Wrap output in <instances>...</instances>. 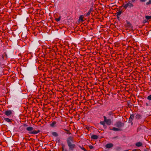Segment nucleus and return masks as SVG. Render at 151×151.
I'll return each instance as SVG.
<instances>
[{
  "instance_id": "nucleus-1",
  "label": "nucleus",
  "mask_w": 151,
  "mask_h": 151,
  "mask_svg": "<svg viewBox=\"0 0 151 151\" xmlns=\"http://www.w3.org/2000/svg\"><path fill=\"white\" fill-rule=\"evenodd\" d=\"M33 128L32 127H29L27 128L26 130L29 132V133L30 134H35L40 132V131H33Z\"/></svg>"
},
{
  "instance_id": "nucleus-2",
  "label": "nucleus",
  "mask_w": 151,
  "mask_h": 151,
  "mask_svg": "<svg viewBox=\"0 0 151 151\" xmlns=\"http://www.w3.org/2000/svg\"><path fill=\"white\" fill-rule=\"evenodd\" d=\"M133 5L130 1L127 4L123 5V7L125 9H126L128 7H133Z\"/></svg>"
},
{
  "instance_id": "nucleus-3",
  "label": "nucleus",
  "mask_w": 151,
  "mask_h": 151,
  "mask_svg": "<svg viewBox=\"0 0 151 151\" xmlns=\"http://www.w3.org/2000/svg\"><path fill=\"white\" fill-rule=\"evenodd\" d=\"M104 122H105L106 124L109 125L111 124V121L110 119H107L106 117L104 116Z\"/></svg>"
},
{
  "instance_id": "nucleus-4",
  "label": "nucleus",
  "mask_w": 151,
  "mask_h": 151,
  "mask_svg": "<svg viewBox=\"0 0 151 151\" xmlns=\"http://www.w3.org/2000/svg\"><path fill=\"white\" fill-rule=\"evenodd\" d=\"M124 124L120 121L117 122L115 124V125L118 127H121L124 126Z\"/></svg>"
},
{
  "instance_id": "nucleus-5",
  "label": "nucleus",
  "mask_w": 151,
  "mask_h": 151,
  "mask_svg": "<svg viewBox=\"0 0 151 151\" xmlns=\"http://www.w3.org/2000/svg\"><path fill=\"white\" fill-rule=\"evenodd\" d=\"M68 145L69 147V149L71 150H73L74 149L75 146V145L71 143L68 144Z\"/></svg>"
},
{
  "instance_id": "nucleus-6",
  "label": "nucleus",
  "mask_w": 151,
  "mask_h": 151,
  "mask_svg": "<svg viewBox=\"0 0 151 151\" xmlns=\"http://www.w3.org/2000/svg\"><path fill=\"white\" fill-rule=\"evenodd\" d=\"M134 114H131L130 117L129 118V122L131 123V124H133V123L132 122V121L134 119Z\"/></svg>"
},
{
  "instance_id": "nucleus-7",
  "label": "nucleus",
  "mask_w": 151,
  "mask_h": 151,
  "mask_svg": "<svg viewBox=\"0 0 151 151\" xmlns=\"http://www.w3.org/2000/svg\"><path fill=\"white\" fill-rule=\"evenodd\" d=\"M12 114V112L10 110H7L6 111H5V115H6V116H8L11 115Z\"/></svg>"
},
{
  "instance_id": "nucleus-8",
  "label": "nucleus",
  "mask_w": 151,
  "mask_h": 151,
  "mask_svg": "<svg viewBox=\"0 0 151 151\" xmlns=\"http://www.w3.org/2000/svg\"><path fill=\"white\" fill-rule=\"evenodd\" d=\"M113 146V145L112 143H109L107 144L106 145V148H110Z\"/></svg>"
},
{
  "instance_id": "nucleus-9",
  "label": "nucleus",
  "mask_w": 151,
  "mask_h": 151,
  "mask_svg": "<svg viewBox=\"0 0 151 151\" xmlns=\"http://www.w3.org/2000/svg\"><path fill=\"white\" fill-rule=\"evenodd\" d=\"M73 141V138L72 137H70L67 139L68 144L71 143V142Z\"/></svg>"
},
{
  "instance_id": "nucleus-10",
  "label": "nucleus",
  "mask_w": 151,
  "mask_h": 151,
  "mask_svg": "<svg viewBox=\"0 0 151 151\" xmlns=\"http://www.w3.org/2000/svg\"><path fill=\"white\" fill-rule=\"evenodd\" d=\"M91 138L93 139H97L98 138V136L96 135H93L91 136Z\"/></svg>"
},
{
  "instance_id": "nucleus-11",
  "label": "nucleus",
  "mask_w": 151,
  "mask_h": 151,
  "mask_svg": "<svg viewBox=\"0 0 151 151\" xmlns=\"http://www.w3.org/2000/svg\"><path fill=\"white\" fill-rule=\"evenodd\" d=\"M142 145V143L140 142H137L136 144V145L138 147L141 146Z\"/></svg>"
},
{
  "instance_id": "nucleus-12",
  "label": "nucleus",
  "mask_w": 151,
  "mask_h": 151,
  "mask_svg": "<svg viewBox=\"0 0 151 151\" xmlns=\"http://www.w3.org/2000/svg\"><path fill=\"white\" fill-rule=\"evenodd\" d=\"M79 21L80 22H83V15H81L79 19Z\"/></svg>"
},
{
  "instance_id": "nucleus-13",
  "label": "nucleus",
  "mask_w": 151,
  "mask_h": 151,
  "mask_svg": "<svg viewBox=\"0 0 151 151\" xmlns=\"http://www.w3.org/2000/svg\"><path fill=\"white\" fill-rule=\"evenodd\" d=\"M56 124V122L55 121H53L50 124V126L52 127H55V125Z\"/></svg>"
},
{
  "instance_id": "nucleus-14",
  "label": "nucleus",
  "mask_w": 151,
  "mask_h": 151,
  "mask_svg": "<svg viewBox=\"0 0 151 151\" xmlns=\"http://www.w3.org/2000/svg\"><path fill=\"white\" fill-rule=\"evenodd\" d=\"M122 12L121 11L119 10L116 13L117 14V16L118 17H119V16H120L121 14H122Z\"/></svg>"
},
{
  "instance_id": "nucleus-15",
  "label": "nucleus",
  "mask_w": 151,
  "mask_h": 151,
  "mask_svg": "<svg viewBox=\"0 0 151 151\" xmlns=\"http://www.w3.org/2000/svg\"><path fill=\"white\" fill-rule=\"evenodd\" d=\"M4 120L8 122H11V120L8 118H4Z\"/></svg>"
},
{
  "instance_id": "nucleus-16",
  "label": "nucleus",
  "mask_w": 151,
  "mask_h": 151,
  "mask_svg": "<svg viewBox=\"0 0 151 151\" xmlns=\"http://www.w3.org/2000/svg\"><path fill=\"white\" fill-rule=\"evenodd\" d=\"M52 134L55 137H57L58 136L57 133L55 132H52Z\"/></svg>"
},
{
  "instance_id": "nucleus-17",
  "label": "nucleus",
  "mask_w": 151,
  "mask_h": 151,
  "mask_svg": "<svg viewBox=\"0 0 151 151\" xmlns=\"http://www.w3.org/2000/svg\"><path fill=\"white\" fill-rule=\"evenodd\" d=\"M112 130H113L114 131H119V129L115 128V127H113L112 129Z\"/></svg>"
},
{
  "instance_id": "nucleus-18",
  "label": "nucleus",
  "mask_w": 151,
  "mask_h": 151,
  "mask_svg": "<svg viewBox=\"0 0 151 151\" xmlns=\"http://www.w3.org/2000/svg\"><path fill=\"white\" fill-rule=\"evenodd\" d=\"M108 114L109 116L111 115H114V114L113 113L112 111H109L108 112Z\"/></svg>"
},
{
  "instance_id": "nucleus-19",
  "label": "nucleus",
  "mask_w": 151,
  "mask_h": 151,
  "mask_svg": "<svg viewBox=\"0 0 151 151\" xmlns=\"http://www.w3.org/2000/svg\"><path fill=\"white\" fill-rule=\"evenodd\" d=\"M141 117V116L139 114H137L136 116V117L137 119H139Z\"/></svg>"
},
{
  "instance_id": "nucleus-20",
  "label": "nucleus",
  "mask_w": 151,
  "mask_h": 151,
  "mask_svg": "<svg viewBox=\"0 0 151 151\" xmlns=\"http://www.w3.org/2000/svg\"><path fill=\"white\" fill-rule=\"evenodd\" d=\"M145 18L147 20L151 19V16H145Z\"/></svg>"
},
{
  "instance_id": "nucleus-21",
  "label": "nucleus",
  "mask_w": 151,
  "mask_h": 151,
  "mask_svg": "<svg viewBox=\"0 0 151 151\" xmlns=\"http://www.w3.org/2000/svg\"><path fill=\"white\" fill-rule=\"evenodd\" d=\"M151 4V0H149V1L146 3V4L147 5Z\"/></svg>"
},
{
  "instance_id": "nucleus-22",
  "label": "nucleus",
  "mask_w": 151,
  "mask_h": 151,
  "mask_svg": "<svg viewBox=\"0 0 151 151\" xmlns=\"http://www.w3.org/2000/svg\"><path fill=\"white\" fill-rule=\"evenodd\" d=\"M61 18V17H59L58 18H56L55 19V20L57 22H58V21H60V20Z\"/></svg>"
},
{
  "instance_id": "nucleus-23",
  "label": "nucleus",
  "mask_w": 151,
  "mask_h": 151,
  "mask_svg": "<svg viewBox=\"0 0 151 151\" xmlns=\"http://www.w3.org/2000/svg\"><path fill=\"white\" fill-rule=\"evenodd\" d=\"M79 147H80V148L81 149H82L83 150H84V151H86V150L85 149V148H84L81 147L80 146H79Z\"/></svg>"
},
{
  "instance_id": "nucleus-24",
  "label": "nucleus",
  "mask_w": 151,
  "mask_h": 151,
  "mask_svg": "<svg viewBox=\"0 0 151 151\" xmlns=\"http://www.w3.org/2000/svg\"><path fill=\"white\" fill-rule=\"evenodd\" d=\"M91 13V11L88 12L86 14V16H87L90 15Z\"/></svg>"
},
{
  "instance_id": "nucleus-25",
  "label": "nucleus",
  "mask_w": 151,
  "mask_h": 151,
  "mask_svg": "<svg viewBox=\"0 0 151 151\" xmlns=\"http://www.w3.org/2000/svg\"><path fill=\"white\" fill-rule=\"evenodd\" d=\"M147 99L149 100H151V95L148 96L147 98Z\"/></svg>"
},
{
  "instance_id": "nucleus-26",
  "label": "nucleus",
  "mask_w": 151,
  "mask_h": 151,
  "mask_svg": "<svg viewBox=\"0 0 151 151\" xmlns=\"http://www.w3.org/2000/svg\"><path fill=\"white\" fill-rule=\"evenodd\" d=\"M89 147L90 149H92L94 148L93 147L92 145H89Z\"/></svg>"
},
{
  "instance_id": "nucleus-27",
  "label": "nucleus",
  "mask_w": 151,
  "mask_h": 151,
  "mask_svg": "<svg viewBox=\"0 0 151 151\" xmlns=\"http://www.w3.org/2000/svg\"><path fill=\"white\" fill-rule=\"evenodd\" d=\"M104 122H100V124H102V125H104Z\"/></svg>"
},
{
  "instance_id": "nucleus-28",
  "label": "nucleus",
  "mask_w": 151,
  "mask_h": 151,
  "mask_svg": "<svg viewBox=\"0 0 151 151\" xmlns=\"http://www.w3.org/2000/svg\"><path fill=\"white\" fill-rule=\"evenodd\" d=\"M140 1H141V2H145V1L146 0H140Z\"/></svg>"
},
{
  "instance_id": "nucleus-29",
  "label": "nucleus",
  "mask_w": 151,
  "mask_h": 151,
  "mask_svg": "<svg viewBox=\"0 0 151 151\" xmlns=\"http://www.w3.org/2000/svg\"><path fill=\"white\" fill-rule=\"evenodd\" d=\"M138 149H134L132 150V151H138Z\"/></svg>"
},
{
  "instance_id": "nucleus-30",
  "label": "nucleus",
  "mask_w": 151,
  "mask_h": 151,
  "mask_svg": "<svg viewBox=\"0 0 151 151\" xmlns=\"http://www.w3.org/2000/svg\"><path fill=\"white\" fill-rule=\"evenodd\" d=\"M65 150H64V148L63 147L62 148V151H64Z\"/></svg>"
},
{
  "instance_id": "nucleus-31",
  "label": "nucleus",
  "mask_w": 151,
  "mask_h": 151,
  "mask_svg": "<svg viewBox=\"0 0 151 151\" xmlns=\"http://www.w3.org/2000/svg\"><path fill=\"white\" fill-rule=\"evenodd\" d=\"M135 1V0H132V2H134Z\"/></svg>"
},
{
  "instance_id": "nucleus-32",
  "label": "nucleus",
  "mask_w": 151,
  "mask_h": 151,
  "mask_svg": "<svg viewBox=\"0 0 151 151\" xmlns=\"http://www.w3.org/2000/svg\"><path fill=\"white\" fill-rule=\"evenodd\" d=\"M24 126H27V125L25 124V125H24Z\"/></svg>"
},
{
  "instance_id": "nucleus-33",
  "label": "nucleus",
  "mask_w": 151,
  "mask_h": 151,
  "mask_svg": "<svg viewBox=\"0 0 151 151\" xmlns=\"http://www.w3.org/2000/svg\"><path fill=\"white\" fill-rule=\"evenodd\" d=\"M64 151H68L67 150H65Z\"/></svg>"
}]
</instances>
